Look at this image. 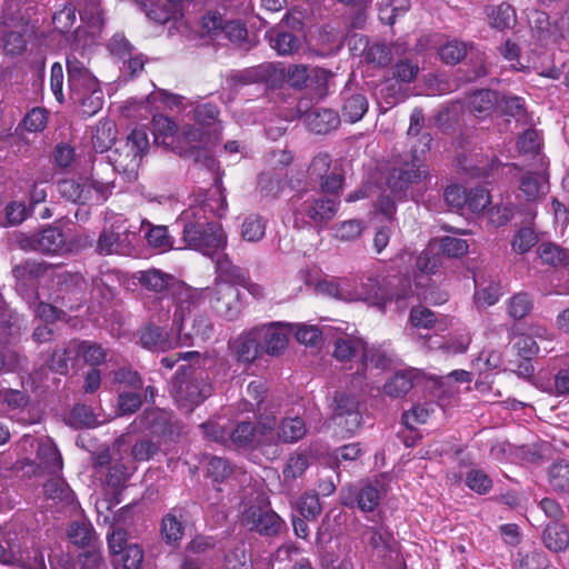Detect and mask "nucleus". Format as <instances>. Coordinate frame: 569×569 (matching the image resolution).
<instances>
[{
  "label": "nucleus",
  "mask_w": 569,
  "mask_h": 569,
  "mask_svg": "<svg viewBox=\"0 0 569 569\" xmlns=\"http://www.w3.org/2000/svg\"><path fill=\"white\" fill-rule=\"evenodd\" d=\"M94 42L86 29L77 28L71 34V50L67 56V73L70 99L80 107L86 117L94 116L103 104V92L99 80L88 68L86 54Z\"/></svg>",
  "instance_id": "nucleus-1"
},
{
  "label": "nucleus",
  "mask_w": 569,
  "mask_h": 569,
  "mask_svg": "<svg viewBox=\"0 0 569 569\" xmlns=\"http://www.w3.org/2000/svg\"><path fill=\"white\" fill-rule=\"evenodd\" d=\"M176 130L177 124L168 117L162 114L153 117L152 133L157 144L171 148L180 156L192 159L196 164L213 171L216 160L204 148L208 137L203 130L187 126L179 136H176Z\"/></svg>",
  "instance_id": "nucleus-2"
},
{
  "label": "nucleus",
  "mask_w": 569,
  "mask_h": 569,
  "mask_svg": "<svg viewBox=\"0 0 569 569\" xmlns=\"http://www.w3.org/2000/svg\"><path fill=\"white\" fill-rule=\"evenodd\" d=\"M208 211L213 212L208 203L191 206L182 212L179 221L183 228L184 248L211 257L226 247L227 234L220 223L208 221Z\"/></svg>",
  "instance_id": "nucleus-3"
},
{
  "label": "nucleus",
  "mask_w": 569,
  "mask_h": 569,
  "mask_svg": "<svg viewBox=\"0 0 569 569\" xmlns=\"http://www.w3.org/2000/svg\"><path fill=\"white\" fill-rule=\"evenodd\" d=\"M199 362L181 365L171 381V395L180 408L192 411L212 393L209 375Z\"/></svg>",
  "instance_id": "nucleus-4"
},
{
  "label": "nucleus",
  "mask_w": 569,
  "mask_h": 569,
  "mask_svg": "<svg viewBox=\"0 0 569 569\" xmlns=\"http://www.w3.org/2000/svg\"><path fill=\"white\" fill-rule=\"evenodd\" d=\"M138 282L147 290L160 296L170 295L176 299L174 321L182 320V315L194 305V298L199 295L197 289L184 287L169 273L158 269L138 271L134 274Z\"/></svg>",
  "instance_id": "nucleus-5"
},
{
  "label": "nucleus",
  "mask_w": 569,
  "mask_h": 569,
  "mask_svg": "<svg viewBox=\"0 0 569 569\" xmlns=\"http://www.w3.org/2000/svg\"><path fill=\"white\" fill-rule=\"evenodd\" d=\"M295 216V227L306 226L323 228L333 219L338 211L339 201L335 198H307L298 194L291 199Z\"/></svg>",
  "instance_id": "nucleus-6"
},
{
  "label": "nucleus",
  "mask_w": 569,
  "mask_h": 569,
  "mask_svg": "<svg viewBox=\"0 0 569 569\" xmlns=\"http://www.w3.org/2000/svg\"><path fill=\"white\" fill-rule=\"evenodd\" d=\"M14 243L20 250L43 256H60L67 250L66 236L54 226H47L32 232H19L14 236Z\"/></svg>",
  "instance_id": "nucleus-7"
},
{
  "label": "nucleus",
  "mask_w": 569,
  "mask_h": 569,
  "mask_svg": "<svg viewBox=\"0 0 569 569\" xmlns=\"http://www.w3.org/2000/svg\"><path fill=\"white\" fill-rule=\"evenodd\" d=\"M194 303L200 297L208 298L214 311L227 320H234L242 311L243 303L236 286L228 281H216L212 287L198 290Z\"/></svg>",
  "instance_id": "nucleus-8"
},
{
  "label": "nucleus",
  "mask_w": 569,
  "mask_h": 569,
  "mask_svg": "<svg viewBox=\"0 0 569 569\" xmlns=\"http://www.w3.org/2000/svg\"><path fill=\"white\" fill-rule=\"evenodd\" d=\"M425 177L426 170L421 160L410 153L395 161L387 178V184L395 197L402 198L410 186Z\"/></svg>",
  "instance_id": "nucleus-9"
},
{
  "label": "nucleus",
  "mask_w": 569,
  "mask_h": 569,
  "mask_svg": "<svg viewBox=\"0 0 569 569\" xmlns=\"http://www.w3.org/2000/svg\"><path fill=\"white\" fill-rule=\"evenodd\" d=\"M332 419L348 436L355 435L361 427L362 416L358 399L346 392H335L332 398Z\"/></svg>",
  "instance_id": "nucleus-10"
},
{
  "label": "nucleus",
  "mask_w": 569,
  "mask_h": 569,
  "mask_svg": "<svg viewBox=\"0 0 569 569\" xmlns=\"http://www.w3.org/2000/svg\"><path fill=\"white\" fill-rule=\"evenodd\" d=\"M263 355L278 357L288 347L292 326L284 322H270L257 327Z\"/></svg>",
  "instance_id": "nucleus-11"
},
{
  "label": "nucleus",
  "mask_w": 569,
  "mask_h": 569,
  "mask_svg": "<svg viewBox=\"0 0 569 569\" xmlns=\"http://www.w3.org/2000/svg\"><path fill=\"white\" fill-rule=\"evenodd\" d=\"M242 523L249 530H256L260 535L274 536L279 532L282 520L272 510L261 506H250L242 513Z\"/></svg>",
  "instance_id": "nucleus-12"
},
{
  "label": "nucleus",
  "mask_w": 569,
  "mask_h": 569,
  "mask_svg": "<svg viewBox=\"0 0 569 569\" xmlns=\"http://www.w3.org/2000/svg\"><path fill=\"white\" fill-rule=\"evenodd\" d=\"M133 432H146L158 436L167 437L172 433L170 413L159 409H146L130 425Z\"/></svg>",
  "instance_id": "nucleus-13"
},
{
  "label": "nucleus",
  "mask_w": 569,
  "mask_h": 569,
  "mask_svg": "<svg viewBox=\"0 0 569 569\" xmlns=\"http://www.w3.org/2000/svg\"><path fill=\"white\" fill-rule=\"evenodd\" d=\"M24 443H29L33 447L34 442H37V466L43 472L56 475L62 469V458L61 455L52 441V439L48 437L34 439L30 436H26L23 438Z\"/></svg>",
  "instance_id": "nucleus-14"
},
{
  "label": "nucleus",
  "mask_w": 569,
  "mask_h": 569,
  "mask_svg": "<svg viewBox=\"0 0 569 569\" xmlns=\"http://www.w3.org/2000/svg\"><path fill=\"white\" fill-rule=\"evenodd\" d=\"M381 500V491L372 485L362 487H349L342 490L341 502L343 506L358 507L363 512H370L376 509Z\"/></svg>",
  "instance_id": "nucleus-15"
},
{
  "label": "nucleus",
  "mask_w": 569,
  "mask_h": 569,
  "mask_svg": "<svg viewBox=\"0 0 569 569\" xmlns=\"http://www.w3.org/2000/svg\"><path fill=\"white\" fill-rule=\"evenodd\" d=\"M141 159L137 151H132L123 144L108 154V162L116 172L122 174L128 181H133L137 178Z\"/></svg>",
  "instance_id": "nucleus-16"
},
{
  "label": "nucleus",
  "mask_w": 569,
  "mask_h": 569,
  "mask_svg": "<svg viewBox=\"0 0 569 569\" xmlns=\"http://www.w3.org/2000/svg\"><path fill=\"white\" fill-rule=\"evenodd\" d=\"M387 277L380 279L379 276L365 274L361 278L360 287L353 286L355 301H372L378 306L386 305Z\"/></svg>",
  "instance_id": "nucleus-17"
},
{
  "label": "nucleus",
  "mask_w": 569,
  "mask_h": 569,
  "mask_svg": "<svg viewBox=\"0 0 569 569\" xmlns=\"http://www.w3.org/2000/svg\"><path fill=\"white\" fill-rule=\"evenodd\" d=\"M116 170L108 161L93 162L90 173V187L106 200L114 188Z\"/></svg>",
  "instance_id": "nucleus-18"
},
{
  "label": "nucleus",
  "mask_w": 569,
  "mask_h": 569,
  "mask_svg": "<svg viewBox=\"0 0 569 569\" xmlns=\"http://www.w3.org/2000/svg\"><path fill=\"white\" fill-rule=\"evenodd\" d=\"M341 97V117L350 123L360 121L368 111L369 102L367 96L360 91L346 89L342 91Z\"/></svg>",
  "instance_id": "nucleus-19"
},
{
  "label": "nucleus",
  "mask_w": 569,
  "mask_h": 569,
  "mask_svg": "<svg viewBox=\"0 0 569 569\" xmlns=\"http://www.w3.org/2000/svg\"><path fill=\"white\" fill-rule=\"evenodd\" d=\"M499 102V94L495 90L480 89L469 94L467 109L477 118L489 117Z\"/></svg>",
  "instance_id": "nucleus-20"
},
{
  "label": "nucleus",
  "mask_w": 569,
  "mask_h": 569,
  "mask_svg": "<svg viewBox=\"0 0 569 569\" xmlns=\"http://www.w3.org/2000/svg\"><path fill=\"white\" fill-rule=\"evenodd\" d=\"M476 292L475 303L479 309H486L498 302L502 296V288L500 281L493 278H485L477 276L475 278Z\"/></svg>",
  "instance_id": "nucleus-21"
},
{
  "label": "nucleus",
  "mask_w": 569,
  "mask_h": 569,
  "mask_svg": "<svg viewBox=\"0 0 569 569\" xmlns=\"http://www.w3.org/2000/svg\"><path fill=\"white\" fill-rule=\"evenodd\" d=\"M306 120L309 129L317 134H326L340 124V116L335 110L325 108L310 110Z\"/></svg>",
  "instance_id": "nucleus-22"
},
{
  "label": "nucleus",
  "mask_w": 569,
  "mask_h": 569,
  "mask_svg": "<svg viewBox=\"0 0 569 569\" xmlns=\"http://www.w3.org/2000/svg\"><path fill=\"white\" fill-rule=\"evenodd\" d=\"M485 13L489 26L500 31L512 28L517 22L516 9L508 2L488 4L485 7Z\"/></svg>",
  "instance_id": "nucleus-23"
},
{
  "label": "nucleus",
  "mask_w": 569,
  "mask_h": 569,
  "mask_svg": "<svg viewBox=\"0 0 569 569\" xmlns=\"http://www.w3.org/2000/svg\"><path fill=\"white\" fill-rule=\"evenodd\" d=\"M236 355L239 360L252 362L263 355L257 327L242 333L234 342Z\"/></svg>",
  "instance_id": "nucleus-24"
},
{
  "label": "nucleus",
  "mask_w": 569,
  "mask_h": 569,
  "mask_svg": "<svg viewBox=\"0 0 569 569\" xmlns=\"http://www.w3.org/2000/svg\"><path fill=\"white\" fill-rule=\"evenodd\" d=\"M127 237L112 229H103L97 240L96 251L102 256L126 254L129 251Z\"/></svg>",
  "instance_id": "nucleus-25"
},
{
  "label": "nucleus",
  "mask_w": 569,
  "mask_h": 569,
  "mask_svg": "<svg viewBox=\"0 0 569 569\" xmlns=\"http://www.w3.org/2000/svg\"><path fill=\"white\" fill-rule=\"evenodd\" d=\"M12 565L23 569H47L43 551L34 545L24 546L23 548L16 545Z\"/></svg>",
  "instance_id": "nucleus-26"
},
{
  "label": "nucleus",
  "mask_w": 569,
  "mask_h": 569,
  "mask_svg": "<svg viewBox=\"0 0 569 569\" xmlns=\"http://www.w3.org/2000/svg\"><path fill=\"white\" fill-rule=\"evenodd\" d=\"M29 27L27 23L9 26L6 23L2 31L3 49L8 54H20L26 48V33Z\"/></svg>",
  "instance_id": "nucleus-27"
},
{
  "label": "nucleus",
  "mask_w": 569,
  "mask_h": 569,
  "mask_svg": "<svg viewBox=\"0 0 569 569\" xmlns=\"http://www.w3.org/2000/svg\"><path fill=\"white\" fill-rule=\"evenodd\" d=\"M139 340L143 348L166 351L172 347L168 332L154 325H148L139 330Z\"/></svg>",
  "instance_id": "nucleus-28"
},
{
  "label": "nucleus",
  "mask_w": 569,
  "mask_h": 569,
  "mask_svg": "<svg viewBox=\"0 0 569 569\" xmlns=\"http://www.w3.org/2000/svg\"><path fill=\"white\" fill-rule=\"evenodd\" d=\"M393 54L400 56V44L389 46L385 42H375L365 50L366 61L379 68L388 67L393 59Z\"/></svg>",
  "instance_id": "nucleus-29"
},
{
  "label": "nucleus",
  "mask_w": 569,
  "mask_h": 569,
  "mask_svg": "<svg viewBox=\"0 0 569 569\" xmlns=\"http://www.w3.org/2000/svg\"><path fill=\"white\" fill-rule=\"evenodd\" d=\"M142 7L147 17L160 24L174 19L181 11L167 0H143Z\"/></svg>",
  "instance_id": "nucleus-30"
},
{
  "label": "nucleus",
  "mask_w": 569,
  "mask_h": 569,
  "mask_svg": "<svg viewBox=\"0 0 569 569\" xmlns=\"http://www.w3.org/2000/svg\"><path fill=\"white\" fill-rule=\"evenodd\" d=\"M73 347H76V339L69 341L64 347L57 348L52 351L48 360V366L51 371L59 375L68 373L70 367L79 358L77 351L71 350Z\"/></svg>",
  "instance_id": "nucleus-31"
},
{
  "label": "nucleus",
  "mask_w": 569,
  "mask_h": 569,
  "mask_svg": "<svg viewBox=\"0 0 569 569\" xmlns=\"http://www.w3.org/2000/svg\"><path fill=\"white\" fill-rule=\"evenodd\" d=\"M228 440L237 448H256L260 446L257 429L252 422L241 421L228 432Z\"/></svg>",
  "instance_id": "nucleus-32"
},
{
  "label": "nucleus",
  "mask_w": 569,
  "mask_h": 569,
  "mask_svg": "<svg viewBox=\"0 0 569 569\" xmlns=\"http://www.w3.org/2000/svg\"><path fill=\"white\" fill-rule=\"evenodd\" d=\"M415 377L411 370L398 371L386 381L383 392L391 398H401L412 389Z\"/></svg>",
  "instance_id": "nucleus-33"
},
{
  "label": "nucleus",
  "mask_w": 569,
  "mask_h": 569,
  "mask_svg": "<svg viewBox=\"0 0 569 569\" xmlns=\"http://www.w3.org/2000/svg\"><path fill=\"white\" fill-rule=\"evenodd\" d=\"M287 173L282 170L262 172L258 179V188L264 197H278L287 186Z\"/></svg>",
  "instance_id": "nucleus-34"
},
{
  "label": "nucleus",
  "mask_w": 569,
  "mask_h": 569,
  "mask_svg": "<svg viewBox=\"0 0 569 569\" xmlns=\"http://www.w3.org/2000/svg\"><path fill=\"white\" fill-rule=\"evenodd\" d=\"M367 342L359 337L345 335L335 341L333 357L338 361H349L359 351L363 353Z\"/></svg>",
  "instance_id": "nucleus-35"
},
{
  "label": "nucleus",
  "mask_w": 569,
  "mask_h": 569,
  "mask_svg": "<svg viewBox=\"0 0 569 569\" xmlns=\"http://www.w3.org/2000/svg\"><path fill=\"white\" fill-rule=\"evenodd\" d=\"M543 542L555 552L563 551L569 546V531L563 523L553 521L543 531Z\"/></svg>",
  "instance_id": "nucleus-36"
},
{
  "label": "nucleus",
  "mask_w": 569,
  "mask_h": 569,
  "mask_svg": "<svg viewBox=\"0 0 569 569\" xmlns=\"http://www.w3.org/2000/svg\"><path fill=\"white\" fill-rule=\"evenodd\" d=\"M386 303L392 300H405L413 295L410 279L405 274H395L387 277Z\"/></svg>",
  "instance_id": "nucleus-37"
},
{
  "label": "nucleus",
  "mask_w": 569,
  "mask_h": 569,
  "mask_svg": "<svg viewBox=\"0 0 569 569\" xmlns=\"http://www.w3.org/2000/svg\"><path fill=\"white\" fill-rule=\"evenodd\" d=\"M173 303H176L173 296L163 295L157 298H148L144 301V308L148 310L152 321L166 322L170 318Z\"/></svg>",
  "instance_id": "nucleus-38"
},
{
  "label": "nucleus",
  "mask_w": 569,
  "mask_h": 569,
  "mask_svg": "<svg viewBox=\"0 0 569 569\" xmlns=\"http://www.w3.org/2000/svg\"><path fill=\"white\" fill-rule=\"evenodd\" d=\"M71 350L77 351L79 358L93 367L101 365L107 358V351L94 341L76 339V347Z\"/></svg>",
  "instance_id": "nucleus-39"
},
{
  "label": "nucleus",
  "mask_w": 569,
  "mask_h": 569,
  "mask_svg": "<svg viewBox=\"0 0 569 569\" xmlns=\"http://www.w3.org/2000/svg\"><path fill=\"white\" fill-rule=\"evenodd\" d=\"M50 264L44 261L26 260L12 269L13 277L20 282L36 281L44 276Z\"/></svg>",
  "instance_id": "nucleus-40"
},
{
  "label": "nucleus",
  "mask_w": 569,
  "mask_h": 569,
  "mask_svg": "<svg viewBox=\"0 0 569 569\" xmlns=\"http://www.w3.org/2000/svg\"><path fill=\"white\" fill-rule=\"evenodd\" d=\"M306 432V425L301 418H286L277 429V438L282 442L291 443L302 439Z\"/></svg>",
  "instance_id": "nucleus-41"
},
{
  "label": "nucleus",
  "mask_w": 569,
  "mask_h": 569,
  "mask_svg": "<svg viewBox=\"0 0 569 569\" xmlns=\"http://www.w3.org/2000/svg\"><path fill=\"white\" fill-rule=\"evenodd\" d=\"M58 192L66 200L78 204H84L90 199V191L74 179L60 180Z\"/></svg>",
  "instance_id": "nucleus-42"
},
{
  "label": "nucleus",
  "mask_w": 569,
  "mask_h": 569,
  "mask_svg": "<svg viewBox=\"0 0 569 569\" xmlns=\"http://www.w3.org/2000/svg\"><path fill=\"white\" fill-rule=\"evenodd\" d=\"M43 490L48 499L63 505H71L74 500L73 491L68 483L59 477L50 478L44 483Z\"/></svg>",
  "instance_id": "nucleus-43"
},
{
  "label": "nucleus",
  "mask_w": 569,
  "mask_h": 569,
  "mask_svg": "<svg viewBox=\"0 0 569 569\" xmlns=\"http://www.w3.org/2000/svg\"><path fill=\"white\" fill-rule=\"evenodd\" d=\"M216 268L218 271V279L216 281H228L236 286L241 284L247 277L244 270L233 264L227 254L220 256L217 259Z\"/></svg>",
  "instance_id": "nucleus-44"
},
{
  "label": "nucleus",
  "mask_w": 569,
  "mask_h": 569,
  "mask_svg": "<svg viewBox=\"0 0 569 569\" xmlns=\"http://www.w3.org/2000/svg\"><path fill=\"white\" fill-rule=\"evenodd\" d=\"M392 362L391 355L381 346L366 345L362 353V366L367 368H375L378 370H386Z\"/></svg>",
  "instance_id": "nucleus-45"
},
{
  "label": "nucleus",
  "mask_w": 569,
  "mask_h": 569,
  "mask_svg": "<svg viewBox=\"0 0 569 569\" xmlns=\"http://www.w3.org/2000/svg\"><path fill=\"white\" fill-rule=\"evenodd\" d=\"M548 483L556 492H569V462L559 460L548 469Z\"/></svg>",
  "instance_id": "nucleus-46"
},
{
  "label": "nucleus",
  "mask_w": 569,
  "mask_h": 569,
  "mask_svg": "<svg viewBox=\"0 0 569 569\" xmlns=\"http://www.w3.org/2000/svg\"><path fill=\"white\" fill-rule=\"evenodd\" d=\"M318 290L329 297L342 301H355L353 284L348 279L340 281H322L318 284Z\"/></svg>",
  "instance_id": "nucleus-47"
},
{
  "label": "nucleus",
  "mask_w": 569,
  "mask_h": 569,
  "mask_svg": "<svg viewBox=\"0 0 569 569\" xmlns=\"http://www.w3.org/2000/svg\"><path fill=\"white\" fill-rule=\"evenodd\" d=\"M116 140V128L112 121L101 120L94 127L92 144L98 152L109 150Z\"/></svg>",
  "instance_id": "nucleus-48"
},
{
  "label": "nucleus",
  "mask_w": 569,
  "mask_h": 569,
  "mask_svg": "<svg viewBox=\"0 0 569 569\" xmlns=\"http://www.w3.org/2000/svg\"><path fill=\"white\" fill-rule=\"evenodd\" d=\"M419 72V63L408 58L399 59L391 68L392 80H397L403 84L415 82Z\"/></svg>",
  "instance_id": "nucleus-49"
},
{
  "label": "nucleus",
  "mask_w": 569,
  "mask_h": 569,
  "mask_svg": "<svg viewBox=\"0 0 569 569\" xmlns=\"http://www.w3.org/2000/svg\"><path fill=\"white\" fill-rule=\"evenodd\" d=\"M266 220L258 214H249L241 224V237L248 242H258L266 234Z\"/></svg>",
  "instance_id": "nucleus-50"
},
{
  "label": "nucleus",
  "mask_w": 569,
  "mask_h": 569,
  "mask_svg": "<svg viewBox=\"0 0 569 569\" xmlns=\"http://www.w3.org/2000/svg\"><path fill=\"white\" fill-rule=\"evenodd\" d=\"M68 538L79 547L90 546L96 535L90 522L72 521L68 527Z\"/></svg>",
  "instance_id": "nucleus-51"
},
{
  "label": "nucleus",
  "mask_w": 569,
  "mask_h": 569,
  "mask_svg": "<svg viewBox=\"0 0 569 569\" xmlns=\"http://www.w3.org/2000/svg\"><path fill=\"white\" fill-rule=\"evenodd\" d=\"M469 48V43L455 39L440 47L439 57L442 62L455 66L467 56Z\"/></svg>",
  "instance_id": "nucleus-52"
},
{
  "label": "nucleus",
  "mask_w": 569,
  "mask_h": 569,
  "mask_svg": "<svg viewBox=\"0 0 569 569\" xmlns=\"http://www.w3.org/2000/svg\"><path fill=\"white\" fill-rule=\"evenodd\" d=\"M363 537L368 539L369 545L376 549L386 551L391 548V543L393 542V536L390 530L380 525L368 527L363 531Z\"/></svg>",
  "instance_id": "nucleus-53"
},
{
  "label": "nucleus",
  "mask_w": 569,
  "mask_h": 569,
  "mask_svg": "<svg viewBox=\"0 0 569 569\" xmlns=\"http://www.w3.org/2000/svg\"><path fill=\"white\" fill-rule=\"evenodd\" d=\"M538 254L540 259L552 267L563 266L566 267L569 250L563 249L552 242H546L538 247Z\"/></svg>",
  "instance_id": "nucleus-54"
},
{
  "label": "nucleus",
  "mask_w": 569,
  "mask_h": 569,
  "mask_svg": "<svg viewBox=\"0 0 569 569\" xmlns=\"http://www.w3.org/2000/svg\"><path fill=\"white\" fill-rule=\"evenodd\" d=\"M308 468V458L303 453H296L289 457L283 468V483L291 487L293 481L301 477Z\"/></svg>",
  "instance_id": "nucleus-55"
},
{
  "label": "nucleus",
  "mask_w": 569,
  "mask_h": 569,
  "mask_svg": "<svg viewBox=\"0 0 569 569\" xmlns=\"http://www.w3.org/2000/svg\"><path fill=\"white\" fill-rule=\"evenodd\" d=\"M203 463L206 466L207 476L214 481H223L232 473V467L224 458L206 456Z\"/></svg>",
  "instance_id": "nucleus-56"
},
{
  "label": "nucleus",
  "mask_w": 569,
  "mask_h": 569,
  "mask_svg": "<svg viewBox=\"0 0 569 569\" xmlns=\"http://www.w3.org/2000/svg\"><path fill=\"white\" fill-rule=\"evenodd\" d=\"M134 467L132 463H124L122 461L113 460L111 463L106 481L111 488H120L122 487L129 477L132 475Z\"/></svg>",
  "instance_id": "nucleus-57"
},
{
  "label": "nucleus",
  "mask_w": 569,
  "mask_h": 569,
  "mask_svg": "<svg viewBox=\"0 0 569 569\" xmlns=\"http://www.w3.org/2000/svg\"><path fill=\"white\" fill-rule=\"evenodd\" d=\"M183 535V527L176 511L167 513L161 521V536L167 543L179 541Z\"/></svg>",
  "instance_id": "nucleus-58"
},
{
  "label": "nucleus",
  "mask_w": 569,
  "mask_h": 569,
  "mask_svg": "<svg viewBox=\"0 0 569 569\" xmlns=\"http://www.w3.org/2000/svg\"><path fill=\"white\" fill-rule=\"evenodd\" d=\"M532 307V298L526 292H519L509 299L507 309L511 318L520 320L530 313Z\"/></svg>",
  "instance_id": "nucleus-59"
},
{
  "label": "nucleus",
  "mask_w": 569,
  "mask_h": 569,
  "mask_svg": "<svg viewBox=\"0 0 569 569\" xmlns=\"http://www.w3.org/2000/svg\"><path fill=\"white\" fill-rule=\"evenodd\" d=\"M146 239L150 247L160 250L161 252L168 251L173 248L172 238L169 236L166 226H152L146 233Z\"/></svg>",
  "instance_id": "nucleus-60"
},
{
  "label": "nucleus",
  "mask_w": 569,
  "mask_h": 569,
  "mask_svg": "<svg viewBox=\"0 0 569 569\" xmlns=\"http://www.w3.org/2000/svg\"><path fill=\"white\" fill-rule=\"evenodd\" d=\"M415 281L416 288L418 289V296L426 302L441 305L447 301L448 295L446 292L438 290L436 287L429 288V278L425 276H417Z\"/></svg>",
  "instance_id": "nucleus-61"
},
{
  "label": "nucleus",
  "mask_w": 569,
  "mask_h": 569,
  "mask_svg": "<svg viewBox=\"0 0 569 569\" xmlns=\"http://www.w3.org/2000/svg\"><path fill=\"white\" fill-rule=\"evenodd\" d=\"M441 266V257L433 247H428L421 251L416 259V268L423 274H433Z\"/></svg>",
  "instance_id": "nucleus-62"
},
{
  "label": "nucleus",
  "mask_w": 569,
  "mask_h": 569,
  "mask_svg": "<svg viewBox=\"0 0 569 569\" xmlns=\"http://www.w3.org/2000/svg\"><path fill=\"white\" fill-rule=\"evenodd\" d=\"M48 122V112L44 108L34 107L23 117L20 126L28 132L42 131Z\"/></svg>",
  "instance_id": "nucleus-63"
},
{
  "label": "nucleus",
  "mask_w": 569,
  "mask_h": 569,
  "mask_svg": "<svg viewBox=\"0 0 569 569\" xmlns=\"http://www.w3.org/2000/svg\"><path fill=\"white\" fill-rule=\"evenodd\" d=\"M114 556H119L116 561L121 562L123 569H140L143 561V550L137 543H130Z\"/></svg>",
  "instance_id": "nucleus-64"
}]
</instances>
